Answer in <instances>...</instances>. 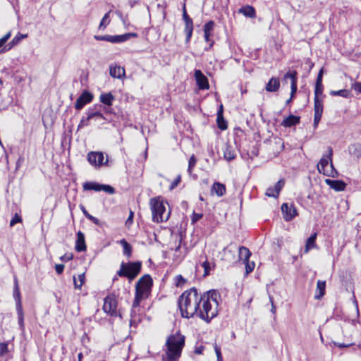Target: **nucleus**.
I'll return each mask as SVG.
<instances>
[{"mask_svg": "<svg viewBox=\"0 0 361 361\" xmlns=\"http://www.w3.org/2000/svg\"><path fill=\"white\" fill-rule=\"evenodd\" d=\"M185 345V336L179 332L169 336L166 342V359L178 360L182 353Z\"/></svg>", "mask_w": 361, "mask_h": 361, "instance_id": "obj_2", "label": "nucleus"}, {"mask_svg": "<svg viewBox=\"0 0 361 361\" xmlns=\"http://www.w3.org/2000/svg\"><path fill=\"white\" fill-rule=\"evenodd\" d=\"M8 351V345L6 343H0V355H4Z\"/></svg>", "mask_w": 361, "mask_h": 361, "instance_id": "obj_53", "label": "nucleus"}, {"mask_svg": "<svg viewBox=\"0 0 361 361\" xmlns=\"http://www.w3.org/2000/svg\"><path fill=\"white\" fill-rule=\"evenodd\" d=\"M145 298L135 293V298L132 305L133 309L137 307L140 305V301Z\"/></svg>", "mask_w": 361, "mask_h": 361, "instance_id": "obj_42", "label": "nucleus"}, {"mask_svg": "<svg viewBox=\"0 0 361 361\" xmlns=\"http://www.w3.org/2000/svg\"><path fill=\"white\" fill-rule=\"evenodd\" d=\"M90 120H91V118H89V114H87V117H82L78 126V130L85 126H87L89 125Z\"/></svg>", "mask_w": 361, "mask_h": 361, "instance_id": "obj_39", "label": "nucleus"}, {"mask_svg": "<svg viewBox=\"0 0 361 361\" xmlns=\"http://www.w3.org/2000/svg\"><path fill=\"white\" fill-rule=\"evenodd\" d=\"M64 269V265L63 264H56L55 265V270L58 274H61L63 273Z\"/></svg>", "mask_w": 361, "mask_h": 361, "instance_id": "obj_62", "label": "nucleus"}, {"mask_svg": "<svg viewBox=\"0 0 361 361\" xmlns=\"http://www.w3.org/2000/svg\"><path fill=\"white\" fill-rule=\"evenodd\" d=\"M195 78L197 85L200 90H208L209 85L207 78L202 73L200 70H195Z\"/></svg>", "mask_w": 361, "mask_h": 361, "instance_id": "obj_11", "label": "nucleus"}, {"mask_svg": "<svg viewBox=\"0 0 361 361\" xmlns=\"http://www.w3.org/2000/svg\"><path fill=\"white\" fill-rule=\"evenodd\" d=\"M216 122L218 128L221 130H226L227 128V123L223 116H221V118H219V116H217Z\"/></svg>", "mask_w": 361, "mask_h": 361, "instance_id": "obj_38", "label": "nucleus"}, {"mask_svg": "<svg viewBox=\"0 0 361 361\" xmlns=\"http://www.w3.org/2000/svg\"><path fill=\"white\" fill-rule=\"evenodd\" d=\"M120 244L122 245L123 248V254L128 257H130L132 253L131 245L125 239L121 240Z\"/></svg>", "mask_w": 361, "mask_h": 361, "instance_id": "obj_29", "label": "nucleus"}, {"mask_svg": "<svg viewBox=\"0 0 361 361\" xmlns=\"http://www.w3.org/2000/svg\"><path fill=\"white\" fill-rule=\"evenodd\" d=\"M297 75L298 73L296 71H289L284 75L283 79L286 80L287 79L289 78L290 79L291 82H293V81L297 82Z\"/></svg>", "mask_w": 361, "mask_h": 361, "instance_id": "obj_33", "label": "nucleus"}, {"mask_svg": "<svg viewBox=\"0 0 361 361\" xmlns=\"http://www.w3.org/2000/svg\"><path fill=\"white\" fill-rule=\"evenodd\" d=\"M351 92L350 90H340V97H351Z\"/></svg>", "mask_w": 361, "mask_h": 361, "instance_id": "obj_57", "label": "nucleus"}, {"mask_svg": "<svg viewBox=\"0 0 361 361\" xmlns=\"http://www.w3.org/2000/svg\"><path fill=\"white\" fill-rule=\"evenodd\" d=\"M82 212H83L84 215H85V216L88 219H90V221H92L94 224L98 225V226H99V225H100V221H99L97 218H96V217H94V216H92L91 214H90L86 211V209H85V207H82Z\"/></svg>", "mask_w": 361, "mask_h": 361, "instance_id": "obj_36", "label": "nucleus"}, {"mask_svg": "<svg viewBox=\"0 0 361 361\" xmlns=\"http://www.w3.org/2000/svg\"><path fill=\"white\" fill-rule=\"evenodd\" d=\"M197 163V159L195 158V155L192 154L189 159L188 161V172L190 174L192 173V171L193 168L195 166Z\"/></svg>", "mask_w": 361, "mask_h": 361, "instance_id": "obj_37", "label": "nucleus"}, {"mask_svg": "<svg viewBox=\"0 0 361 361\" xmlns=\"http://www.w3.org/2000/svg\"><path fill=\"white\" fill-rule=\"evenodd\" d=\"M214 22L212 20H209L204 25V34H210L212 35L214 27Z\"/></svg>", "mask_w": 361, "mask_h": 361, "instance_id": "obj_32", "label": "nucleus"}, {"mask_svg": "<svg viewBox=\"0 0 361 361\" xmlns=\"http://www.w3.org/2000/svg\"><path fill=\"white\" fill-rule=\"evenodd\" d=\"M212 35L210 34H204V39L207 42L209 43V47L211 48L213 46L214 41L210 39Z\"/></svg>", "mask_w": 361, "mask_h": 361, "instance_id": "obj_60", "label": "nucleus"}, {"mask_svg": "<svg viewBox=\"0 0 361 361\" xmlns=\"http://www.w3.org/2000/svg\"><path fill=\"white\" fill-rule=\"evenodd\" d=\"M11 35V32H9L0 39V48L4 45L7 40L10 38Z\"/></svg>", "mask_w": 361, "mask_h": 361, "instance_id": "obj_54", "label": "nucleus"}, {"mask_svg": "<svg viewBox=\"0 0 361 361\" xmlns=\"http://www.w3.org/2000/svg\"><path fill=\"white\" fill-rule=\"evenodd\" d=\"M280 81L277 78L272 77L266 85L265 90L269 92H274L279 90Z\"/></svg>", "mask_w": 361, "mask_h": 361, "instance_id": "obj_15", "label": "nucleus"}, {"mask_svg": "<svg viewBox=\"0 0 361 361\" xmlns=\"http://www.w3.org/2000/svg\"><path fill=\"white\" fill-rule=\"evenodd\" d=\"M325 183L332 189L338 191V180L326 179Z\"/></svg>", "mask_w": 361, "mask_h": 361, "instance_id": "obj_35", "label": "nucleus"}, {"mask_svg": "<svg viewBox=\"0 0 361 361\" xmlns=\"http://www.w3.org/2000/svg\"><path fill=\"white\" fill-rule=\"evenodd\" d=\"M192 31H193V27L185 26L184 32L186 34V39H185L186 42H188L190 40L192 35Z\"/></svg>", "mask_w": 361, "mask_h": 361, "instance_id": "obj_46", "label": "nucleus"}, {"mask_svg": "<svg viewBox=\"0 0 361 361\" xmlns=\"http://www.w3.org/2000/svg\"><path fill=\"white\" fill-rule=\"evenodd\" d=\"M221 295L216 290H209L203 294L192 287L185 290L178 298V308L182 317H199L209 323L218 315Z\"/></svg>", "mask_w": 361, "mask_h": 361, "instance_id": "obj_1", "label": "nucleus"}, {"mask_svg": "<svg viewBox=\"0 0 361 361\" xmlns=\"http://www.w3.org/2000/svg\"><path fill=\"white\" fill-rule=\"evenodd\" d=\"M202 267L204 268V276H207L209 274V271L211 269V267H210V264L209 262L207 261V259H205V261H204L202 264Z\"/></svg>", "mask_w": 361, "mask_h": 361, "instance_id": "obj_49", "label": "nucleus"}, {"mask_svg": "<svg viewBox=\"0 0 361 361\" xmlns=\"http://www.w3.org/2000/svg\"><path fill=\"white\" fill-rule=\"evenodd\" d=\"M149 204L152 212L153 221L160 223L169 219L170 212L166 211L164 202L159 197L151 199Z\"/></svg>", "mask_w": 361, "mask_h": 361, "instance_id": "obj_3", "label": "nucleus"}, {"mask_svg": "<svg viewBox=\"0 0 361 361\" xmlns=\"http://www.w3.org/2000/svg\"><path fill=\"white\" fill-rule=\"evenodd\" d=\"M239 13H243L245 16L249 18L255 17V10L251 6H243L239 9Z\"/></svg>", "mask_w": 361, "mask_h": 361, "instance_id": "obj_22", "label": "nucleus"}, {"mask_svg": "<svg viewBox=\"0 0 361 361\" xmlns=\"http://www.w3.org/2000/svg\"><path fill=\"white\" fill-rule=\"evenodd\" d=\"M300 117L294 115H290L286 118L283 122L282 126L284 127H291L300 123Z\"/></svg>", "mask_w": 361, "mask_h": 361, "instance_id": "obj_18", "label": "nucleus"}, {"mask_svg": "<svg viewBox=\"0 0 361 361\" xmlns=\"http://www.w3.org/2000/svg\"><path fill=\"white\" fill-rule=\"evenodd\" d=\"M75 250L78 252L86 250V244L85 240V235L81 231L77 233V240L75 243Z\"/></svg>", "mask_w": 361, "mask_h": 361, "instance_id": "obj_14", "label": "nucleus"}, {"mask_svg": "<svg viewBox=\"0 0 361 361\" xmlns=\"http://www.w3.org/2000/svg\"><path fill=\"white\" fill-rule=\"evenodd\" d=\"M317 233H314L310 235L306 241L305 252H308L310 250L314 248L316 245Z\"/></svg>", "mask_w": 361, "mask_h": 361, "instance_id": "obj_25", "label": "nucleus"}, {"mask_svg": "<svg viewBox=\"0 0 361 361\" xmlns=\"http://www.w3.org/2000/svg\"><path fill=\"white\" fill-rule=\"evenodd\" d=\"M94 39L98 41H106L111 42V40H113V35H95Z\"/></svg>", "mask_w": 361, "mask_h": 361, "instance_id": "obj_44", "label": "nucleus"}, {"mask_svg": "<svg viewBox=\"0 0 361 361\" xmlns=\"http://www.w3.org/2000/svg\"><path fill=\"white\" fill-rule=\"evenodd\" d=\"M104 154L101 152H90L87 154V160L90 164L94 167H101L102 166H108V158L104 161Z\"/></svg>", "mask_w": 361, "mask_h": 361, "instance_id": "obj_7", "label": "nucleus"}, {"mask_svg": "<svg viewBox=\"0 0 361 361\" xmlns=\"http://www.w3.org/2000/svg\"><path fill=\"white\" fill-rule=\"evenodd\" d=\"M93 99V95L88 91H84L76 99L75 108L81 110L87 104L90 103Z\"/></svg>", "mask_w": 361, "mask_h": 361, "instance_id": "obj_10", "label": "nucleus"}, {"mask_svg": "<svg viewBox=\"0 0 361 361\" xmlns=\"http://www.w3.org/2000/svg\"><path fill=\"white\" fill-rule=\"evenodd\" d=\"M332 153V149L329 147L328 154L322 157L317 164V169L319 173H322L326 176L334 177L337 174V171L334 169L331 162Z\"/></svg>", "mask_w": 361, "mask_h": 361, "instance_id": "obj_5", "label": "nucleus"}, {"mask_svg": "<svg viewBox=\"0 0 361 361\" xmlns=\"http://www.w3.org/2000/svg\"><path fill=\"white\" fill-rule=\"evenodd\" d=\"M27 34L18 33L13 39L9 42V47L6 50H9L12 47L18 44L23 39L27 38Z\"/></svg>", "mask_w": 361, "mask_h": 361, "instance_id": "obj_28", "label": "nucleus"}, {"mask_svg": "<svg viewBox=\"0 0 361 361\" xmlns=\"http://www.w3.org/2000/svg\"><path fill=\"white\" fill-rule=\"evenodd\" d=\"M245 265V272L247 274L251 273L255 269V264L254 262H250V259L243 262Z\"/></svg>", "mask_w": 361, "mask_h": 361, "instance_id": "obj_40", "label": "nucleus"}, {"mask_svg": "<svg viewBox=\"0 0 361 361\" xmlns=\"http://www.w3.org/2000/svg\"><path fill=\"white\" fill-rule=\"evenodd\" d=\"M214 348L216 355L217 361H223V357L221 351V348L216 343H214Z\"/></svg>", "mask_w": 361, "mask_h": 361, "instance_id": "obj_48", "label": "nucleus"}, {"mask_svg": "<svg viewBox=\"0 0 361 361\" xmlns=\"http://www.w3.org/2000/svg\"><path fill=\"white\" fill-rule=\"evenodd\" d=\"M101 184L96 182H85L83 183L82 188L85 190L100 191Z\"/></svg>", "mask_w": 361, "mask_h": 361, "instance_id": "obj_26", "label": "nucleus"}, {"mask_svg": "<svg viewBox=\"0 0 361 361\" xmlns=\"http://www.w3.org/2000/svg\"><path fill=\"white\" fill-rule=\"evenodd\" d=\"M352 88L357 92L361 93V83L354 82L352 84Z\"/></svg>", "mask_w": 361, "mask_h": 361, "instance_id": "obj_59", "label": "nucleus"}, {"mask_svg": "<svg viewBox=\"0 0 361 361\" xmlns=\"http://www.w3.org/2000/svg\"><path fill=\"white\" fill-rule=\"evenodd\" d=\"M22 219L20 215L16 214L10 221V226H13L16 224L21 222Z\"/></svg>", "mask_w": 361, "mask_h": 361, "instance_id": "obj_50", "label": "nucleus"}, {"mask_svg": "<svg viewBox=\"0 0 361 361\" xmlns=\"http://www.w3.org/2000/svg\"><path fill=\"white\" fill-rule=\"evenodd\" d=\"M181 180V176L179 174L176 179L171 183L170 185V190H173L180 183Z\"/></svg>", "mask_w": 361, "mask_h": 361, "instance_id": "obj_52", "label": "nucleus"}, {"mask_svg": "<svg viewBox=\"0 0 361 361\" xmlns=\"http://www.w3.org/2000/svg\"><path fill=\"white\" fill-rule=\"evenodd\" d=\"M203 216L202 214L193 213L192 216V221L193 223L197 221Z\"/></svg>", "mask_w": 361, "mask_h": 361, "instance_id": "obj_61", "label": "nucleus"}, {"mask_svg": "<svg viewBox=\"0 0 361 361\" xmlns=\"http://www.w3.org/2000/svg\"><path fill=\"white\" fill-rule=\"evenodd\" d=\"M99 99H100V102L102 104L110 106L112 105L113 101L114 100V97L111 92H109V93L102 94L100 95Z\"/></svg>", "mask_w": 361, "mask_h": 361, "instance_id": "obj_23", "label": "nucleus"}, {"mask_svg": "<svg viewBox=\"0 0 361 361\" xmlns=\"http://www.w3.org/2000/svg\"><path fill=\"white\" fill-rule=\"evenodd\" d=\"M133 217H134V213L133 212H132L131 210L130 211V214H129V216L126 221V225L129 226L130 225H132L133 222Z\"/></svg>", "mask_w": 361, "mask_h": 361, "instance_id": "obj_56", "label": "nucleus"}, {"mask_svg": "<svg viewBox=\"0 0 361 361\" xmlns=\"http://www.w3.org/2000/svg\"><path fill=\"white\" fill-rule=\"evenodd\" d=\"M326 283L325 281L319 280L317 283L316 293L314 298L319 300L325 293Z\"/></svg>", "mask_w": 361, "mask_h": 361, "instance_id": "obj_19", "label": "nucleus"}, {"mask_svg": "<svg viewBox=\"0 0 361 361\" xmlns=\"http://www.w3.org/2000/svg\"><path fill=\"white\" fill-rule=\"evenodd\" d=\"M101 108L102 105H95L93 108H90L86 114H89V118L91 119L95 118L96 120H105V117L101 113Z\"/></svg>", "mask_w": 361, "mask_h": 361, "instance_id": "obj_12", "label": "nucleus"}, {"mask_svg": "<svg viewBox=\"0 0 361 361\" xmlns=\"http://www.w3.org/2000/svg\"><path fill=\"white\" fill-rule=\"evenodd\" d=\"M137 34L135 32H129L120 35H113L111 43H121L129 40L131 37H137Z\"/></svg>", "mask_w": 361, "mask_h": 361, "instance_id": "obj_16", "label": "nucleus"}, {"mask_svg": "<svg viewBox=\"0 0 361 361\" xmlns=\"http://www.w3.org/2000/svg\"><path fill=\"white\" fill-rule=\"evenodd\" d=\"M281 212L286 221H291L298 215L296 208L293 204L283 203L281 206Z\"/></svg>", "mask_w": 361, "mask_h": 361, "instance_id": "obj_9", "label": "nucleus"}, {"mask_svg": "<svg viewBox=\"0 0 361 361\" xmlns=\"http://www.w3.org/2000/svg\"><path fill=\"white\" fill-rule=\"evenodd\" d=\"M141 267L142 262L140 261L128 263L122 262L120 269L117 271V275L120 277H127L131 281L139 274Z\"/></svg>", "mask_w": 361, "mask_h": 361, "instance_id": "obj_4", "label": "nucleus"}, {"mask_svg": "<svg viewBox=\"0 0 361 361\" xmlns=\"http://www.w3.org/2000/svg\"><path fill=\"white\" fill-rule=\"evenodd\" d=\"M13 298L16 302V308H18V305H22L21 300H20V293L18 288V283L16 279H15L14 283V290H13Z\"/></svg>", "mask_w": 361, "mask_h": 361, "instance_id": "obj_27", "label": "nucleus"}, {"mask_svg": "<svg viewBox=\"0 0 361 361\" xmlns=\"http://www.w3.org/2000/svg\"><path fill=\"white\" fill-rule=\"evenodd\" d=\"M17 313H18V324L21 329H23L24 328V314L23 311L22 305H18V308H16Z\"/></svg>", "mask_w": 361, "mask_h": 361, "instance_id": "obj_31", "label": "nucleus"}, {"mask_svg": "<svg viewBox=\"0 0 361 361\" xmlns=\"http://www.w3.org/2000/svg\"><path fill=\"white\" fill-rule=\"evenodd\" d=\"M290 88H291V92H290L291 97H294L295 94L297 92V88H298L297 87V82L293 81V82H291Z\"/></svg>", "mask_w": 361, "mask_h": 361, "instance_id": "obj_58", "label": "nucleus"}, {"mask_svg": "<svg viewBox=\"0 0 361 361\" xmlns=\"http://www.w3.org/2000/svg\"><path fill=\"white\" fill-rule=\"evenodd\" d=\"M153 281L150 275L145 274L142 276L135 285V293L147 298L151 292Z\"/></svg>", "mask_w": 361, "mask_h": 361, "instance_id": "obj_6", "label": "nucleus"}, {"mask_svg": "<svg viewBox=\"0 0 361 361\" xmlns=\"http://www.w3.org/2000/svg\"><path fill=\"white\" fill-rule=\"evenodd\" d=\"M322 91H323L322 84V83L320 85L315 84L314 98H319V97L322 94Z\"/></svg>", "mask_w": 361, "mask_h": 361, "instance_id": "obj_47", "label": "nucleus"}, {"mask_svg": "<svg viewBox=\"0 0 361 361\" xmlns=\"http://www.w3.org/2000/svg\"><path fill=\"white\" fill-rule=\"evenodd\" d=\"M186 283V279H184L181 275H178L175 278V284L178 287L183 286Z\"/></svg>", "mask_w": 361, "mask_h": 361, "instance_id": "obj_43", "label": "nucleus"}, {"mask_svg": "<svg viewBox=\"0 0 361 361\" xmlns=\"http://www.w3.org/2000/svg\"><path fill=\"white\" fill-rule=\"evenodd\" d=\"M72 258H73L72 254H66L60 257L61 260H62L63 262H68V261L72 259Z\"/></svg>", "mask_w": 361, "mask_h": 361, "instance_id": "obj_63", "label": "nucleus"}, {"mask_svg": "<svg viewBox=\"0 0 361 361\" xmlns=\"http://www.w3.org/2000/svg\"><path fill=\"white\" fill-rule=\"evenodd\" d=\"M235 156L236 154L234 149L231 145H227L224 152V159L227 161H231L235 159Z\"/></svg>", "mask_w": 361, "mask_h": 361, "instance_id": "obj_21", "label": "nucleus"}, {"mask_svg": "<svg viewBox=\"0 0 361 361\" xmlns=\"http://www.w3.org/2000/svg\"><path fill=\"white\" fill-rule=\"evenodd\" d=\"M266 195L269 197H276L279 195L276 193V192H274L273 188H269L266 191Z\"/></svg>", "mask_w": 361, "mask_h": 361, "instance_id": "obj_55", "label": "nucleus"}, {"mask_svg": "<svg viewBox=\"0 0 361 361\" xmlns=\"http://www.w3.org/2000/svg\"><path fill=\"white\" fill-rule=\"evenodd\" d=\"M221 259L227 262H233L235 259V250H232L229 247L224 248L221 254Z\"/></svg>", "mask_w": 361, "mask_h": 361, "instance_id": "obj_13", "label": "nucleus"}, {"mask_svg": "<svg viewBox=\"0 0 361 361\" xmlns=\"http://www.w3.org/2000/svg\"><path fill=\"white\" fill-rule=\"evenodd\" d=\"M322 113L314 112V125H317V123H319V121H320V119L322 118Z\"/></svg>", "mask_w": 361, "mask_h": 361, "instance_id": "obj_64", "label": "nucleus"}, {"mask_svg": "<svg viewBox=\"0 0 361 361\" xmlns=\"http://www.w3.org/2000/svg\"><path fill=\"white\" fill-rule=\"evenodd\" d=\"M323 106L319 98H314V112L322 113Z\"/></svg>", "mask_w": 361, "mask_h": 361, "instance_id": "obj_41", "label": "nucleus"}, {"mask_svg": "<svg viewBox=\"0 0 361 361\" xmlns=\"http://www.w3.org/2000/svg\"><path fill=\"white\" fill-rule=\"evenodd\" d=\"M102 190H103L109 194H114L115 192L114 188L109 185L101 184L100 191H102Z\"/></svg>", "mask_w": 361, "mask_h": 361, "instance_id": "obj_45", "label": "nucleus"}, {"mask_svg": "<svg viewBox=\"0 0 361 361\" xmlns=\"http://www.w3.org/2000/svg\"><path fill=\"white\" fill-rule=\"evenodd\" d=\"M109 73L114 78H121L125 75V69L120 66H111Z\"/></svg>", "mask_w": 361, "mask_h": 361, "instance_id": "obj_17", "label": "nucleus"}, {"mask_svg": "<svg viewBox=\"0 0 361 361\" xmlns=\"http://www.w3.org/2000/svg\"><path fill=\"white\" fill-rule=\"evenodd\" d=\"M251 255V252L248 248L244 246L239 247L238 258L243 262L248 261Z\"/></svg>", "mask_w": 361, "mask_h": 361, "instance_id": "obj_20", "label": "nucleus"}, {"mask_svg": "<svg viewBox=\"0 0 361 361\" xmlns=\"http://www.w3.org/2000/svg\"><path fill=\"white\" fill-rule=\"evenodd\" d=\"M111 11H109L108 13H106L104 17L102 18L101 22H100V24H99V28L100 30H104L106 28V27L107 26V25L109 23L110 20H109V13H110Z\"/></svg>", "mask_w": 361, "mask_h": 361, "instance_id": "obj_34", "label": "nucleus"}, {"mask_svg": "<svg viewBox=\"0 0 361 361\" xmlns=\"http://www.w3.org/2000/svg\"><path fill=\"white\" fill-rule=\"evenodd\" d=\"M212 191L219 197L224 195L226 192V187L219 182L214 183L212 186Z\"/></svg>", "mask_w": 361, "mask_h": 361, "instance_id": "obj_24", "label": "nucleus"}, {"mask_svg": "<svg viewBox=\"0 0 361 361\" xmlns=\"http://www.w3.org/2000/svg\"><path fill=\"white\" fill-rule=\"evenodd\" d=\"M283 185H284V183H283V180H279L276 183L274 188H273L274 190V192H276V193L279 195L280 191H281V190L282 189Z\"/></svg>", "mask_w": 361, "mask_h": 361, "instance_id": "obj_51", "label": "nucleus"}, {"mask_svg": "<svg viewBox=\"0 0 361 361\" xmlns=\"http://www.w3.org/2000/svg\"><path fill=\"white\" fill-rule=\"evenodd\" d=\"M117 301L111 296H107L104 299L103 310L111 316H116Z\"/></svg>", "mask_w": 361, "mask_h": 361, "instance_id": "obj_8", "label": "nucleus"}, {"mask_svg": "<svg viewBox=\"0 0 361 361\" xmlns=\"http://www.w3.org/2000/svg\"><path fill=\"white\" fill-rule=\"evenodd\" d=\"M85 273L80 274L78 277H73L74 286L75 288H80L85 282Z\"/></svg>", "mask_w": 361, "mask_h": 361, "instance_id": "obj_30", "label": "nucleus"}]
</instances>
